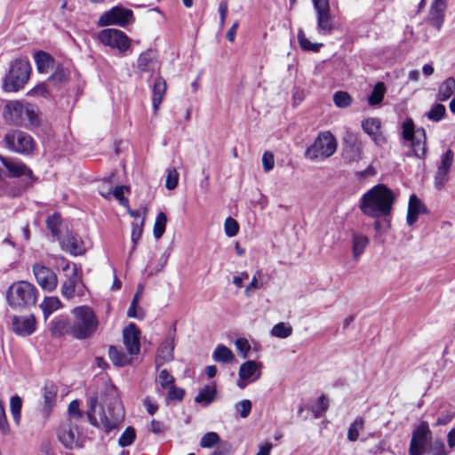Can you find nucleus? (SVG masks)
<instances>
[{
	"label": "nucleus",
	"instance_id": "25",
	"mask_svg": "<svg viewBox=\"0 0 455 455\" xmlns=\"http://www.w3.org/2000/svg\"><path fill=\"white\" fill-rule=\"evenodd\" d=\"M362 128L376 144L379 145L384 141V137L379 132L380 121L379 119L369 118L363 121Z\"/></svg>",
	"mask_w": 455,
	"mask_h": 455
},
{
	"label": "nucleus",
	"instance_id": "59",
	"mask_svg": "<svg viewBox=\"0 0 455 455\" xmlns=\"http://www.w3.org/2000/svg\"><path fill=\"white\" fill-rule=\"evenodd\" d=\"M44 397L45 406L48 409L52 408L54 404V401H55V397H56V392L53 389V387L46 386L44 387Z\"/></svg>",
	"mask_w": 455,
	"mask_h": 455
},
{
	"label": "nucleus",
	"instance_id": "63",
	"mask_svg": "<svg viewBox=\"0 0 455 455\" xmlns=\"http://www.w3.org/2000/svg\"><path fill=\"white\" fill-rule=\"evenodd\" d=\"M68 411L70 417L81 418L83 416V413L79 409V403L77 400H74L69 403Z\"/></svg>",
	"mask_w": 455,
	"mask_h": 455
},
{
	"label": "nucleus",
	"instance_id": "8",
	"mask_svg": "<svg viewBox=\"0 0 455 455\" xmlns=\"http://www.w3.org/2000/svg\"><path fill=\"white\" fill-rule=\"evenodd\" d=\"M4 141L10 151L20 155L33 152L36 143L33 138L25 132L12 130L4 135Z\"/></svg>",
	"mask_w": 455,
	"mask_h": 455
},
{
	"label": "nucleus",
	"instance_id": "36",
	"mask_svg": "<svg viewBox=\"0 0 455 455\" xmlns=\"http://www.w3.org/2000/svg\"><path fill=\"white\" fill-rule=\"evenodd\" d=\"M365 419L363 417H357L350 425L347 431V439L350 442H355L359 437V433L364 428Z\"/></svg>",
	"mask_w": 455,
	"mask_h": 455
},
{
	"label": "nucleus",
	"instance_id": "64",
	"mask_svg": "<svg viewBox=\"0 0 455 455\" xmlns=\"http://www.w3.org/2000/svg\"><path fill=\"white\" fill-rule=\"evenodd\" d=\"M48 93L46 86L44 84H37L30 91H28V95L30 96H46Z\"/></svg>",
	"mask_w": 455,
	"mask_h": 455
},
{
	"label": "nucleus",
	"instance_id": "9",
	"mask_svg": "<svg viewBox=\"0 0 455 455\" xmlns=\"http://www.w3.org/2000/svg\"><path fill=\"white\" fill-rule=\"evenodd\" d=\"M363 144L359 136L351 132L347 131L342 140L341 156L346 163H357L363 158Z\"/></svg>",
	"mask_w": 455,
	"mask_h": 455
},
{
	"label": "nucleus",
	"instance_id": "35",
	"mask_svg": "<svg viewBox=\"0 0 455 455\" xmlns=\"http://www.w3.org/2000/svg\"><path fill=\"white\" fill-rule=\"evenodd\" d=\"M35 61L37 70L40 73H46L52 64V57L44 52H39L35 55Z\"/></svg>",
	"mask_w": 455,
	"mask_h": 455
},
{
	"label": "nucleus",
	"instance_id": "13",
	"mask_svg": "<svg viewBox=\"0 0 455 455\" xmlns=\"http://www.w3.org/2000/svg\"><path fill=\"white\" fill-rule=\"evenodd\" d=\"M431 438L428 424L421 422L412 432L409 452L411 455H425L427 445Z\"/></svg>",
	"mask_w": 455,
	"mask_h": 455
},
{
	"label": "nucleus",
	"instance_id": "58",
	"mask_svg": "<svg viewBox=\"0 0 455 455\" xmlns=\"http://www.w3.org/2000/svg\"><path fill=\"white\" fill-rule=\"evenodd\" d=\"M235 346L236 349L239 351V353L241 354V356L243 358L247 357V355L251 350V346L246 339H243V338L236 339L235 341Z\"/></svg>",
	"mask_w": 455,
	"mask_h": 455
},
{
	"label": "nucleus",
	"instance_id": "22",
	"mask_svg": "<svg viewBox=\"0 0 455 455\" xmlns=\"http://www.w3.org/2000/svg\"><path fill=\"white\" fill-rule=\"evenodd\" d=\"M174 341L172 339H166L158 347L156 357V366L159 368L173 359Z\"/></svg>",
	"mask_w": 455,
	"mask_h": 455
},
{
	"label": "nucleus",
	"instance_id": "15",
	"mask_svg": "<svg viewBox=\"0 0 455 455\" xmlns=\"http://www.w3.org/2000/svg\"><path fill=\"white\" fill-rule=\"evenodd\" d=\"M58 436L66 448L75 449L83 446V436L79 427L71 421L61 426Z\"/></svg>",
	"mask_w": 455,
	"mask_h": 455
},
{
	"label": "nucleus",
	"instance_id": "24",
	"mask_svg": "<svg viewBox=\"0 0 455 455\" xmlns=\"http://www.w3.org/2000/svg\"><path fill=\"white\" fill-rule=\"evenodd\" d=\"M427 212L425 204L417 197L416 195H411L409 200L408 212H407V223L412 226L419 218V215Z\"/></svg>",
	"mask_w": 455,
	"mask_h": 455
},
{
	"label": "nucleus",
	"instance_id": "34",
	"mask_svg": "<svg viewBox=\"0 0 455 455\" xmlns=\"http://www.w3.org/2000/svg\"><path fill=\"white\" fill-rule=\"evenodd\" d=\"M61 306L60 300L57 297H48L40 304V307L45 318H47L52 312L59 309Z\"/></svg>",
	"mask_w": 455,
	"mask_h": 455
},
{
	"label": "nucleus",
	"instance_id": "56",
	"mask_svg": "<svg viewBox=\"0 0 455 455\" xmlns=\"http://www.w3.org/2000/svg\"><path fill=\"white\" fill-rule=\"evenodd\" d=\"M143 226H144V219L140 220V223L133 222L132 223V241L133 243V249L135 248L137 243L140 239L143 233Z\"/></svg>",
	"mask_w": 455,
	"mask_h": 455
},
{
	"label": "nucleus",
	"instance_id": "47",
	"mask_svg": "<svg viewBox=\"0 0 455 455\" xmlns=\"http://www.w3.org/2000/svg\"><path fill=\"white\" fill-rule=\"evenodd\" d=\"M333 101L338 108H347L352 103V98L347 92L340 91L334 93Z\"/></svg>",
	"mask_w": 455,
	"mask_h": 455
},
{
	"label": "nucleus",
	"instance_id": "2",
	"mask_svg": "<svg viewBox=\"0 0 455 455\" xmlns=\"http://www.w3.org/2000/svg\"><path fill=\"white\" fill-rule=\"evenodd\" d=\"M124 416V409L114 391H112V399L109 404H107L106 402L99 404L97 395L90 397L87 417L91 425L99 427L100 424L105 431L109 433L118 427Z\"/></svg>",
	"mask_w": 455,
	"mask_h": 455
},
{
	"label": "nucleus",
	"instance_id": "60",
	"mask_svg": "<svg viewBox=\"0 0 455 455\" xmlns=\"http://www.w3.org/2000/svg\"><path fill=\"white\" fill-rule=\"evenodd\" d=\"M167 399L180 401L185 395V391L182 388L176 387L174 385L168 388Z\"/></svg>",
	"mask_w": 455,
	"mask_h": 455
},
{
	"label": "nucleus",
	"instance_id": "38",
	"mask_svg": "<svg viewBox=\"0 0 455 455\" xmlns=\"http://www.w3.org/2000/svg\"><path fill=\"white\" fill-rule=\"evenodd\" d=\"M156 385L158 392H163V389L174 385V378L167 370H162L156 379Z\"/></svg>",
	"mask_w": 455,
	"mask_h": 455
},
{
	"label": "nucleus",
	"instance_id": "7",
	"mask_svg": "<svg viewBox=\"0 0 455 455\" xmlns=\"http://www.w3.org/2000/svg\"><path fill=\"white\" fill-rule=\"evenodd\" d=\"M338 142L330 132H320L312 145H310L305 156L311 161H318L331 156L337 150Z\"/></svg>",
	"mask_w": 455,
	"mask_h": 455
},
{
	"label": "nucleus",
	"instance_id": "37",
	"mask_svg": "<svg viewBox=\"0 0 455 455\" xmlns=\"http://www.w3.org/2000/svg\"><path fill=\"white\" fill-rule=\"evenodd\" d=\"M417 133L421 134L423 140L421 138H414L411 140V148L416 157L421 158L425 156L426 153V148H425V131L423 129L418 130L416 132Z\"/></svg>",
	"mask_w": 455,
	"mask_h": 455
},
{
	"label": "nucleus",
	"instance_id": "21",
	"mask_svg": "<svg viewBox=\"0 0 455 455\" xmlns=\"http://www.w3.org/2000/svg\"><path fill=\"white\" fill-rule=\"evenodd\" d=\"M261 363L253 360L244 362L239 368V378L247 379L249 382H253L259 379L261 375Z\"/></svg>",
	"mask_w": 455,
	"mask_h": 455
},
{
	"label": "nucleus",
	"instance_id": "19",
	"mask_svg": "<svg viewBox=\"0 0 455 455\" xmlns=\"http://www.w3.org/2000/svg\"><path fill=\"white\" fill-rule=\"evenodd\" d=\"M12 331L20 336L31 335L36 329V318L33 315L26 316H13L12 321Z\"/></svg>",
	"mask_w": 455,
	"mask_h": 455
},
{
	"label": "nucleus",
	"instance_id": "45",
	"mask_svg": "<svg viewBox=\"0 0 455 455\" xmlns=\"http://www.w3.org/2000/svg\"><path fill=\"white\" fill-rule=\"evenodd\" d=\"M114 173L110 176L103 179L101 184L99 186V193L101 196L106 199H109L112 195V189L114 186L113 182Z\"/></svg>",
	"mask_w": 455,
	"mask_h": 455
},
{
	"label": "nucleus",
	"instance_id": "4",
	"mask_svg": "<svg viewBox=\"0 0 455 455\" xmlns=\"http://www.w3.org/2000/svg\"><path fill=\"white\" fill-rule=\"evenodd\" d=\"M4 118L10 124L25 128L39 124L36 108L20 100H10L4 105Z\"/></svg>",
	"mask_w": 455,
	"mask_h": 455
},
{
	"label": "nucleus",
	"instance_id": "32",
	"mask_svg": "<svg viewBox=\"0 0 455 455\" xmlns=\"http://www.w3.org/2000/svg\"><path fill=\"white\" fill-rule=\"evenodd\" d=\"M108 356L115 365L124 366L131 363L132 355H130L129 353L125 354L116 347L111 346L108 349Z\"/></svg>",
	"mask_w": 455,
	"mask_h": 455
},
{
	"label": "nucleus",
	"instance_id": "29",
	"mask_svg": "<svg viewBox=\"0 0 455 455\" xmlns=\"http://www.w3.org/2000/svg\"><path fill=\"white\" fill-rule=\"evenodd\" d=\"M352 253L354 259L357 260L364 252L369 244V239L361 233L352 234Z\"/></svg>",
	"mask_w": 455,
	"mask_h": 455
},
{
	"label": "nucleus",
	"instance_id": "20",
	"mask_svg": "<svg viewBox=\"0 0 455 455\" xmlns=\"http://www.w3.org/2000/svg\"><path fill=\"white\" fill-rule=\"evenodd\" d=\"M65 271L68 272L67 274V280L63 283L61 287V294L65 298H72L76 291V285L77 282L79 281L77 267L75 264H72L71 266L68 264L65 267Z\"/></svg>",
	"mask_w": 455,
	"mask_h": 455
},
{
	"label": "nucleus",
	"instance_id": "61",
	"mask_svg": "<svg viewBox=\"0 0 455 455\" xmlns=\"http://www.w3.org/2000/svg\"><path fill=\"white\" fill-rule=\"evenodd\" d=\"M262 165L266 172L271 171L275 165L274 155L270 152H265L262 156Z\"/></svg>",
	"mask_w": 455,
	"mask_h": 455
},
{
	"label": "nucleus",
	"instance_id": "17",
	"mask_svg": "<svg viewBox=\"0 0 455 455\" xmlns=\"http://www.w3.org/2000/svg\"><path fill=\"white\" fill-rule=\"evenodd\" d=\"M317 13V28L319 32L329 33L332 29L329 0H313Z\"/></svg>",
	"mask_w": 455,
	"mask_h": 455
},
{
	"label": "nucleus",
	"instance_id": "30",
	"mask_svg": "<svg viewBox=\"0 0 455 455\" xmlns=\"http://www.w3.org/2000/svg\"><path fill=\"white\" fill-rule=\"evenodd\" d=\"M216 395V387L214 384L204 386L201 388L195 398V402L197 403H203L209 405L212 403Z\"/></svg>",
	"mask_w": 455,
	"mask_h": 455
},
{
	"label": "nucleus",
	"instance_id": "44",
	"mask_svg": "<svg viewBox=\"0 0 455 455\" xmlns=\"http://www.w3.org/2000/svg\"><path fill=\"white\" fill-rule=\"evenodd\" d=\"M136 438V432L132 427H127L118 439L121 447H127L133 443Z\"/></svg>",
	"mask_w": 455,
	"mask_h": 455
},
{
	"label": "nucleus",
	"instance_id": "48",
	"mask_svg": "<svg viewBox=\"0 0 455 455\" xmlns=\"http://www.w3.org/2000/svg\"><path fill=\"white\" fill-rule=\"evenodd\" d=\"M130 190L129 187L126 186H116L113 187L112 195L116 200H118L119 204L124 207H128L129 200L128 198L124 196V192H128Z\"/></svg>",
	"mask_w": 455,
	"mask_h": 455
},
{
	"label": "nucleus",
	"instance_id": "41",
	"mask_svg": "<svg viewBox=\"0 0 455 455\" xmlns=\"http://www.w3.org/2000/svg\"><path fill=\"white\" fill-rule=\"evenodd\" d=\"M261 278H262L261 271H259V270L256 271L252 276L251 283L246 286V288L244 290L245 296L251 297V292L253 291L262 289L264 287V283L261 281Z\"/></svg>",
	"mask_w": 455,
	"mask_h": 455
},
{
	"label": "nucleus",
	"instance_id": "46",
	"mask_svg": "<svg viewBox=\"0 0 455 455\" xmlns=\"http://www.w3.org/2000/svg\"><path fill=\"white\" fill-rule=\"evenodd\" d=\"M445 113V107L443 104L437 103L435 104L426 115L429 120L439 122L443 119Z\"/></svg>",
	"mask_w": 455,
	"mask_h": 455
},
{
	"label": "nucleus",
	"instance_id": "54",
	"mask_svg": "<svg viewBox=\"0 0 455 455\" xmlns=\"http://www.w3.org/2000/svg\"><path fill=\"white\" fill-rule=\"evenodd\" d=\"M329 403L324 395H321L317 401V406L312 409L315 418L318 419L327 411Z\"/></svg>",
	"mask_w": 455,
	"mask_h": 455
},
{
	"label": "nucleus",
	"instance_id": "14",
	"mask_svg": "<svg viewBox=\"0 0 455 455\" xmlns=\"http://www.w3.org/2000/svg\"><path fill=\"white\" fill-rule=\"evenodd\" d=\"M100 41L104 44L116 48L119 52H125L130 47V39L118 29L107 28L99 34Z\"/></svg>",
	"mask_w": 455,
	"mask_h": 455
},
{
	"label": "nucleus",
	"instance_id": "1",
	"mask_svg": "<svg viewBox=\"0 0 455 455\" xmlns=\"http://www.w3.org/2000/svg\"><path fill=\"white\" fill-rule=\"evenodd\" d=\"M99 320L88 306L76 307L71 310V318L59 316L51 323V331L55 336L69 335L83 340L92 338L97 331Z\"/></svg>",
	"mask_w": 455,
	"mask_h": 455
},
{
	"label": "nucleus",
	"instance_id": "39",
	"mask_svg": "<svg viewBox=\"0 0 455 455\" xmlns=\"http://www.w3.org/2000/svg\"><path fill=\"white\" fill-rule=\"evenodd\" d=\"M385 92H386V87H385L384 84L378 83L374 86L371 93L368 97L369 105L374 106V105L380 103L384 98Z\"/></svg>",
	"mask_w": 455,
	"mask_h": 455
},
{
	"label": "nucleus",
	"instance_id": "23",
	"mask_svg": "<svg viewBox=\"0 0 455 455\" xmlns=\"http://www.w3.org/2000/svg\"><path fill=\"white\" fill-rule=\"evenodd\" d=\"M60 245L63 250L75 256L81 255L84 251L83 241L72 233L67 234L60 241Z\"/></svg>",
	"mask_w": 455,
	"mask_h": 455
},
{
	"label": "nucleus",
	"instance_id": "62",
	"mask_svg": "<svg viewBox=\"0 0 455 455\" xmlns=\"http://www.w3.org/2000/svg\"><path fill=\"white\" fill-rule=\"evenodd\" d=\"M0 431L6 435L10 431V427L6 419V415L4 411V405L2 402L0 401Z\"/></svg>",
	"mask_w": 455,
	"mask_h": 455
},
{
	"label": "nucleus",
	"instance_id": "50",
	"mask_svg": "<svg viewBox=\"0 0 455 455\" xmlns=\"http://www.w3.org/2000/svg\"><path fill=\"white\" fill-rule=\"evenodd\" d=\"M298 40H299V45L300 47L303 49V50H306V51H318L319 48L321 47V44H312L307 37H306V35L305 33L302 31V30H299V33H298Z\"/></svg>",
	"mask_w": 455,
	"mask_h": 455
},
{
	"label": "nucleus",
	"instance_id": "18",
	"mask_svg": "<svg viewBox=\"0 0 455 455\" xmlns=\"http://www.w3.org/2000/svg\"><path fill=\"white\" fill-rule=\"evenodd\" d=\"M140 330L134 323L129 324L123 331V341L130 355H136L140 350Z\"/></svg>",
	"mask_w": 455,
	"mask_h": 455
},
{
	"label": "nucleus",
	"instance_id": "3",
	"mask_svg": "<svg viewBox=\"0 0 455 455\" xmlns=\"http://www.w3.org/2000/svg\"><path fill=\"white\" fill-rule=\"evenodd\" d=\"M395 195L384 184H379L364 193L359 202L362 212L371 218L388 216L393 209Z\"/></svg>",
	"mask_w": 455,
	"mask_h": 455
},
{
	"label": "nucleus",
	"instance_id": "57",
	"mask_svg": "<svg viewBox=\"0 0 455 455\" xmlns=\"http://www.w3.org/2000/svg\"><path fill=\"white\" fill-rule=\"evenodd\" d=\"M235 409L243 419L247 418L251 411V402L248 399L242 400L235 404Z\"/></svg>",
	"mask_w": 455,
	"mask_h": 455
},
{
	"label": "nucleus",
	"instance_id": "55",
	"mask_svg": "<svg viewBox=\"0 0 455 455\" xmlns=\"http://www.w3.org/2000/svg\"><path fill=\"white\" fill-rule=\"evenodd\" d=\"M403 138L409 141L416 138L414 124L411 119H407L403 124Z\"/></svg>",
	"mask_w": 455,
	"mask_h": 455
},
{
	"label": "nucleus",
	"instance_id": "10",
	"mask_svg": "<svg viewBox=\"0 0 455 455\" xmlns=\"http://www.w3.org/2000/svg\"><path fill=\"white\" fill-rule=\"evenodd\" d=\"M133 20L134 17L132 10L116 5L101 14L98 20V25L100 27L110 25L125 27L132 24Z\"/></svg>",
	"mask_w": 455,
	"mask_h": 455
},
{
	"label": "nucleus",
	"instance_id": "28",
	"mask_svg": "<svg viewBox=\"0 0 455 455\" xmlns=\"http://www.w3.org/2000/svg\"><path fill=\"white\" fill-rule=\"evenodd\" d=\"M166 91V83L161 76L157 77L155 81L153 87L152 105L155 114L157 113L159 106L161 105Z\"/></svg>",
	"mask_w": 455,
	"mask_h": 455
},
{
	"label": "nucleus",
	"instance_id": "26",
	"mask_svg": "<svg viewBox=\"0 0 455 455\" xmlns=\"http://www.w3.org/2000/svg\"><path fill=\"white\" fill-rule=\"evenodd\" d=\"M445 8L446 4L444 0H433L430 10V22L437 29H440L443 26Z\"/></svg>",
	"mask_w": 455,
	"mask_h": 455
},
{
	"label": "nucleus",
	"instance_id": "53",
	"mask_svg": "<svg viewBox=\"0 0 455 455\" xmlns=\"http://www.w3.org/2000/svg\"><path fill=\"white\" fill-rule=\"evenodd\" d=\"M224 229L228 237H233L238 233L239 226L235 220L228 217L225 220Z\"/></svg>",
	"mask_w": 455,
	"mask_h": 455
},
{
	"label": "nucleus",
	"instance_id": "5",
	"mask_svg": "<svg viewBox=\"0 0 455 455\" xmlns=\"http://www.w3.org/2000/svg\"><path fill=\"white\" fill-rule=\"evenodd\" d=\"M6 299L11 307L22 310L36 304L37 290L27 281H18L8 288Z\"/></svg>",
	"mask_w": 455,
	"mask_h": 455
},
{
	"label": "nucleus",
	"instance_id": "16",
	"mask_svg": "<svg viewBox=\"0 0 455 455\" xmlns=\"http://www.w3.org/2000/svg\"><path fill=\"white\" fill-rule=\"evenodd\" d=\"M33 273L37 283L43 290L52 291L56 289L58 278L51 268L41 264H35L33 266Z\"/></svg>",
	"mask_w": 455,
	"mask_h": 455
},
{
	"label": "nucleus",
	"instance_id": "31",
	"mask_svg": "<svg viewBox=\"0 0 455 455\" xmlns=\"http://www.w3.org/2000/svg\"><path fill=\"white\" fill-rule=\"evenodd\" d=\"M455 92V78L448 77L439 86L437 100L444 101L451 97Z\"/></svg>",
	"mask_w": 455,
	"mask_h": 455
},
{
	"label": "nucleus",
	"instance_id": "42",
	"mask_svg": "<svg viewBox=\"0 0 455 455\" xmlns=\"http://www.w3.org/2000/svg\"><path fill=\"white\" fill-rule=\"evenodd\" d=\"M22 407V400L19 395H14L10 400V410L14 422L19 425L20 421V411Z\"/></svg>",
	"mask_w": 455,
	"mask_h": 455
},
{
	"label": "nucleus",
	"instance_id": "51",
	"mask_svg": "<svg viewBox=\"0 0 455 455\" xmlns=\"http://www.w3.org/2000/svg\"><path fill=\"white\" fill-rule=\"evenodd\" d=\"M46 225L48 229L52 232L53 235H58L60 234V215L55 213L49 216L46 220Z\"/></svg>",
	"mask_w": 455,
	"mask_h": 455
},
{
	"label": "nucleus",
	"instance_id": "52",
	"mask_svg": "<svg viewBox=\"0 0 455 455\" xmlns=\"http://www.w3.org/2000/svg\"><path fill=\"white\" fill-rule=\"evenodd\" d=\"M220 441V436L215 432H209L205 434L201 441H200V446L203 448H211L214 444L218 443Z\"/></svg>",
	"mask_w": 455,
	"mask_h": 455
},
{
	"label": "nucleus",
	"instance_id": "49",
	"mask_svg": "<svg viewBox=\"0 0 455 455\" xmlns=\"http://www.w3.org/2000/svg\"><path fill=\"white\" fill-rule=\"evenodd\" d=\"M165 187L169 190L174 189L179 183V173L175 168H168L166 171Z\"/></svg>",
	"mask_w": 455,
	"mask_h": 455
},
{
	"label": "nucleus",
	"instance_id": "33",
	"mask_svg": "<svg viewBox=\"0 0 455 455\" xmlns=\"http://www.w3.org/2000/svg\"><path fill=\"white\" fill-rule=\"evenodd\" d=\"M212 358L216 362L230 363L234 359V354L228 347L219 345L212 353Z\"/></svg>",
	"mask_w": 455,
	"mask_h": 455
},
{
	"label": "nucleus",
	"instance_id": "11",
	"mask_svg": "<svg viewBox=\"0 0 455 455\" xmlns=\"http://www.w3.org/2000/svg\"><path fill=\"white\" fill-rule=\"evenodd\" d=\"M0 162L6 168L9 178L25 177L26 186H31L36 180L33 171L18 158L5 157L0 155Z\"/></svg>",
	"mask_w": 455,
	"mask_h": 455
},
{
	"label": "nucleus",
	"instance_id": "40",
	"mask_svg": "<svg viewBox=\"0 0 455 455\" xmlns=\"http://www.w3.org/2000/svg\"><path fill=\"white\" fill-rule=\"evenodd\" d=\"M167 217L164 212H161L157 214L154 224L153 233L156 239L163 236L166 228Z\"/></svg>",
	"mask_w": 455,
	"mask_h": 455
},
{
	"label": "nucleus",
	"instance_id": "27",
	"mask_svg": "<svg viewBox=\"0 0 455 455\" xmlns=\"http://www.w3.org/2000/svg\"><path fill=\"white\" fill-rule=\"evenodd\" d=\"M156 63V52L152 49H148L142 52L137 60L138 68L141 72H148L155 68Z\"/></svg>",
	"mask_w": 455,
	"mask_h": 455
},
{
	"label": "nucleus",
	"instance_id": "6",
	"mask_svg": "<svg viewBox=\"0 0 455 455\" xmlns=\"http://www.w3.org/2000/svg\"><path fill=\"white\" fill-rule=\"evenodd\" d=\"M31 72L28 60L18 59L10 67L8 74L4 78L3 89L12 92L22 89L28 83Z\"/></svg>",
	"mask_w": 455,
	"mask_h": 455
},
{
	"label": "nucleus",
	"instance_id": "43",
	"mask_svg": "<svg viewBox=\"0 0 455 455\" xmlns=\"http://www.w3.org/2000/svg\"><path fill=\"white\" fill-rule=\"evenodd\" d=\"M292 333V328L291 325L285 323H278L271 330V335L274 337L285 339L291 336Z\"/></svg>",
	"mask_w": 455,
	"mask_h": 455
},
{
	"label": "nucleus",
	"instance_id": "12",
	"mask_svg": "<svg viewBox=\"0 0 455 455\" xmlns=\"http://www.w3.org/2000/svg\"><path fill=\"white\" fill-rule=\"evenodd\" d=\"M454 161V153L447 149L441 156L434 177V185L437 190L444 188L450 179V172Z\"/></svg>",
	"mask_w": 455,
	"mask_h": 455
}]
</instances>
